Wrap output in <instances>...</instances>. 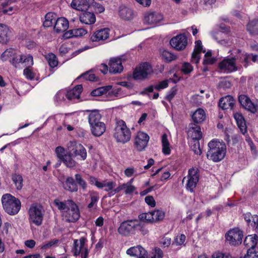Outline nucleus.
Masks as SVG:
<instances>
[{
	"instance_id": "obj_52",
	"label": "nucleus",
	"mask_w": 258,
	"mask_h": 258,
	"mask_svg": "<svg viewBox=\"0 0 258 258\" xmlns=\"http://www.w3.org/2000/svg\"><path fill=\"white\" fill-rule=\"evenodd\" d=\"M79 78H84L85 80L90 81H96L97 80L95 75L93 74H90V71L82 74Z\"/></svg>"
},
{
	"instance_id": "obj_5",
	"label": "nucleus",
	"mask_w": 258,
	"mask_h": 258,
	"mask_svg": "<svg viewBox=\"0 0 258 258\" xmlns=\"http://www.w3.org/2000/svg\"><path fill=\"white\" fill-rule=\"evenodd\" d=\"M152 72L151 65L147 62H143L136 68L133 72V78L135 80H142L147 78Z\"/></svg>"
},
{
	"instance_id": "obj_14",
	"label": "nucleus",
	"mask_w": 258,
	"mask_h": 258,
	"mask_svg": "<svg viewBox=\"0 0 258 258\" xmlns=\"http://www.w3.org/2000/svg\"><path fill=\"white\" fill-rule=\"evenodd\" d=\"M219 68L227 73H231L238 70V67L232 57L224 59L219 63Z\"/></svg>"
},
{
	"instance_id": "obj_51",
	"label": "nucleus",
	"mask_w": 258,
	"mask_h": 258,
	"mask_svg": "<svg viewBox=\"0 0 258 258\" xmlns=\"http://www.w3.org/2000/svg\"><path fill=\"white\" fill-rule=\"evenodd\" d=\"M23 75L29 80H33L35 78V74L34 73L30 67H26L23 71Z\"/></svg>"
},
{
	"instance_id": "obj_44",
	"label": "nucleus",
	"mask_w": 258,
	"mask_h": 258,
	"mask_svg": "<svg viewBox=\"0 0 258 258\" xmlns=\"http://www.w3.org/2000/svg\"><path fill=\"white\" fill-rule=\"evenodd\" d=\"M16 54V50L12 48H9L6 49L1 55V58L3 60H7L10 57H13Z\"/></svg>"
},
{
	"instance_id": "obj_17",
	"label": "nucleus",
	"mask_w": 258,
	"mask_h": 258,
	"mask_svg": "<svg viewBox=\"0 0 258 258\" xmlns=\"http://www.w3.org/2000/svg\"><path fill=\"white\" fill-rule=\"evenodd\" d=\"M108 65L109 72L111 74H116L120 73L123 69L121 59L120 58L114 57L110 58Z\"/></svg>"
},
{
	"instance_id": "obj_6",
	"label": "nucleus",
	"mask_w": 258,
	"mask_h": 258,
	"mask_svg": "<svg viewBox=\"0 0 258 258\" xmlns=\"http://www.w3.org/2000/svg\"><path fill=\"white\" fill-rule=\"evenodd\" d=\"M86 239L82 237L79 240L76 239L74 241V255L78 256L80 254H81L82 258H87L89 250L87 247L85 246Z\"/></svg>"
},
{
	"instance_id": "obj_33",
	"label": "nucleus",
	"mask_w": 258,
	"mask_h": 258,
	"mask_svg": "<svg viewBox=\"0 0 258 258\" xmlns=\"http://www.w3.org/2000/svg\"><path fill=\"white\" fill-rule=\"evenodd\" d=\"M74 155L70 150L65 154L64 157L62 158L60 161H62L68 167L72 168L76 166V161L73 159Z\"/></svg>"
},
{
	"instance_id": "obj_29",
	"label": "nucleus",
	"mask_w": 258,
	"mask_h": 258,
	"mask_svg": "<svg viewBox=\"0 0 258 258\" xmlns=\"http://www.w3.org/2000/svg\"><path fill=\"white\" fill-rule=\"evenodd\" d=\"M87 111L90 112V114L88 116V122L90 125L97 124L99 122H103L100 121L102 115L99 113V110H87Z\"/></svg>"
},
{
	"instance_id": "obj_62",
	"label": "nucleus",
	"mask_w": 258,
	"mask_h": 258,
	"mask_svg": "<svg viewBox=\"0 0 258 258\" xmlns=\"http://www.w3.org/2000/svg\"><path fill=\"white\" fill-rule=\"evenodd\" d=\"M177 91V89L176 87H172L169 91L168 94L166 96L165 99L170 101L176 94Z\"/></svg>"
},
{
	"instance_id": "obj_57",
	"label": "nucleus",
	"mask_w": 258,
	"mask_h": 258,
	"mask_svg": "<svg viewBox=\"0 0 258 258\" xmlns=\"http://www.w3.org/2000/svg\"><path fill=\"white\" fill-rule=\"evenodd\" d=\"M55 152L56 153L57 157L61 160L62 158L64 157V149L61 146H58L55 148Z\"/></svg>"
},
{
	"instance_id": "obj_39",
	"label": "nucleus",
	"mask_w": 258,
	"mask_h": 258,
	"mask_svg": "<svg viewBox=\"0 0 258 258\" xmlns=\"http://www.w3.org/2000/svg\"><path fill=\"white\" fill-rule=\"evenodd\" d=\"M162 152L165 155H169L170 153V144L167 139V135L164 134L162 136Z\"/></svg>"
},
{
	"instance_id": "obj_41",
	"label": "nucleus",
	"mask_w": 258,
	"mask_h": 258,
	"mask_svg": "<svg viewBox=\"0 0 258 258\" xmlns=\"http://www.w3.org/2000/svg\"><path fill=\"white\" fill-rule=\"evenodd\" d=\"M98 188H102L105 187V190L106 191H109L113 190V188L115 186L116 184L113 181H109L107 182L106 181H104L101 183H98Z\"/></svg>"
},
{
	"instance_id": "obj_12",
	"label": "nucleus",
	"mask_w": 258,
	"mask_h": 258,
	"mask_svg": "<svg viewBox=\"0 0 258 258\" xmlns=\"http://www.w3.org/2000/svg\"><path fill=\"white\" fill-rule=\"evenodd\" d=\"M187 177L188 180L186 185V188L192 192L196 187L199 179V175L197 170L194 168L189 169Z\"/></svg>"
},
{
	"instance_id": "obj_48",
	"label": "nucleus",
	"mask_w": 258,
	"mask_h": 258,
	"mask_svg": "<svg viewBox=\"0 0 258 258\" xmlns=\"http://www.w3.org/2000/svg\"><path fill=\"white\" fill-rule=\"evenodd\" d=\"M136 225V230H139L143 235H145L148 233L149 230L146 225L142 222H140L138 219Z\"/></svg>"
},
{
	"instance_id": "obj_10",
	"label": "nucleus",
	"mask_w": 258,
	"mask_h": 258,
	"mask_svg": "<svg viewBox=\"0 0 258 258\" xmlns=\"http://www.w3.org/2000/svg\"><path fill=\"white\" fill-rule=\"evenodd\" d=\"M149 140V136L142 132H139L135 139V145L137 150L142 151L147 147Z\"/></svg>"
},
{
	"instance_id": "obj_20",
	"label": "nucleus",
	"mask_w": 258,
	"mask_h": 258,
	"mask_svg": "<svg viewBox=\"0 0 258 258\" xmlns=\"http://www.w3.org/2000/svg\"><path fill=\"white\" fill-rule=\"evenodd\" d=\"M163 19V16L158 13L148 12L144 16L145 22L149 24H156Z\"/></svg>"
},
{
	"instance_id": "obj_9",
	"label": "nucleus",
	"mask_w": 258,
	"mask_h": 258,
	"mask_svg": "<svg viewBox=\"0 0 258 258\" xmlns=\"http://www.w3.org/2000/svg\"><path fill=\"white\" fill-rule=\"evenodd\" d=\"M68 150L73 153L74 156H80L82 160H85L87 156V151L84 146L76 141H70Z\"/></svg>"
},
{
	"instance_id": "obj_58",
	"label": "nucleus",
	"mask_w": 258,
	"mask_h": 258,
	"mask_svg": "<svg viewBox=\"0 0 258 258\" xmlns=\"http://www.w3.org/2000/svg\"><path fill=\"white\" fill-rule=\"evenodd\" d=\"M80 95L78 92H75L74 90H71L67 92L66 97L69 100H72L74 99H78L80 98Z\"/></svg>"
},
{
	"instance_id": "obj_8",
	"label": "nucleus",
	"mask_w": 258,
	"mask_h": 258,
	"mask_svg": "<svg viewBox=\"0 0 258 258\" xmlns=\"http://www.w3.org/2000/svg\"><path fill=\"white\" fill-rule=\"evenodd\" d=\"M243 236V232L238 228L230 230L225 235L226 240L233 245L241 243Z\"/></svg>"
},
{
	"instance_id": "obj_56",
	"label": "nucleus",
	"mask_w": 258,
	"mask_h": 258,
	"mask_svg": "<svg viewBox=\"0 0 258 258\" xmlns=\"http://www.w3.org/2000/svg\"><path fill=\"white\" fill-rule=\"evenodd\" d=\"M244 258H258V250L255 251L253 248L248 249Z\"/></svg>"
},
{
	"instance_id": "obj_24",
	"label": "nucleus",
	"mask_w": 258,
	"mask_h": 258,
	"mask_svg": "<svg viewBox=\"0 0 258 258\" xmlns=\"http://www.w3.org/2000/svg\"><path fill=\"white\" fill-rule=\"evenodd\" d=\"M90 131L95 137L101 136L106 130V125L104 122H99L97 124L90 125Z\"/></svg>"
},
{
	"instance_id": "obj_42",
	"label": "nucleus",
	"mask_w": 258,
	"mask_h": 258,
	"mask_svg": "<svg viewBox=\"0 0 258 258\" xmlns=\"http://www.w3.org/2000/svg\"><path fill=\"white\" fill-rule=\"evenodd\" d=\"M153 214L154 223L163 220L165 217V213L159 210H155L152 211Z\"/></svg>"
},
{
	"instance_id": "obj_1",
	"label": "nucleus",
	"mask_w": 258,
	"mask_h": 258,
	"mask_svg": "<svg viewBox=\"0 0 258 258\" xmlns=\"http://www.w3.org/2000/svg\"><path fill=\"white\" fill-rule=\"evenodd\" d=\"M209 149L207 153V158L215 162L221 161L226 155L225 144L217 140H213L208 144Z\"/></svg>"
},
{
	"instance_id": "obj_25",
	"label": "nucleus",
	"mask_w": 258,
	"mask_h": 258,
	"mask_svg": "<svg viewBox=\"0 0 258 258\" xmlns=\"http://www.w3.org/2000/svg\"><path fill=\"white\" fill-rule=\"evenodd\" d=\"M80 20L81 23L91 25L96 22V16L93 13L85 12L80 16Z\"/></svg>"
},
{
	"instance_id": "obj_31",
	"label": "nucleus",
	"mask_w": 258,
	"mask_h": 258,
	"mask_svg": "<svg viewBox=\"0 0 258 258\" xmlns=\"http://www.w3.org/2000/svg\"><path fill=\"white\" fill-rule=\"evenodd\" d=\"M119 15L120 17L124 20H130L134 17L133 10L124 6L119 7Z\"/></svg>"
},
{
	"instance_id": "obj_3",
	"label": "nucleus",
	"mask_w": 258,
	"mask_h": 258,
	"mask_svg": "<svg viewBox=\"0 0 258 258\" xmlns=\"http://www.w3.org/2000/svg\"><path fill=\"white\" fill-rule=\"evenodd\" d=\"M2 203L5 211L11 215L17 214L21 206L20 200L9 194L3 196Z\"/></svg>"
},
{
	"instance_id": "obj_22",
	"label": "nucleus",
	"mask_w": 258,
	"mask_h": 258,
	"mask_svg": "<svg viewBox=\"0 0 258 258\" xmlns=\"http://www.w3.org/2000/svg\"><path fill=\"white\" fill-rule=\"evenodd\" d=\"M11 31L6 25L0 24V43L7 44L10 40Z\"/></svg>"
},
{
	"instance_id": "obj_38",
	"label": "nucleus",
	"mask_w": 258,
	"mask_h": 258,
	"mask_svg": "<svg viewBox=\"0 0 258 258\" xmlns=\"http://www.w3.org/2000/svg\"><path fill=\"white\" fill-rule=\"evenodd\" d=\"M247 30L251 35H258V19L250 21L247 25Z\"/></svg>"
},
{
	"instance_id": "obj_7",
	"label": "nucleus",
	"mask_w": 258,
	"mask_h": 258,
	"mask_svg": "<svg viewBox=\"0 0 258 258\" xmlns=\"http://www.w3.org/2000/svg\"><path fill=\"white\" fill-rule=\"evenodd\" d=\"M137 222V219L128 220L122 222L118 228V233L125 236L134 233L136 231V223Z\"/></svg>"
},
{
	"instance_id": "obj_34",
	"label": "nucleus",
	"mask_w": 258,
	"mask_h": 258,
	"mask_svg": "<svg viewBox=\"0 0 258 258\" xmlns=\"http://www.w3.org/2000/svg\"><path fill=\"white\" fill-rule=\"evenodd\" d=\"M57 19V16L55 13L52 12L47 13L45 16V21L43 23V26L45 27H51L53 24H55Z\"/></svg>"
},
{
	"instance_id": "obj_49",
	"label": "nucleus",
	"mask_w": 258,
	"mask_h": 258,
	"mask_svg": "<svg viewBox=\"0 0 258 258\" xmlns=\"http://www.w3.org/2000/svg\"><path fill=\"white\" fill-rule=\"evenodd\" d=\"M75 177L77 184H79L83 189L85 190L87 188V184L85 180L82 178L81 175L80 174H76Z\"/></svg>"
},
{
	"instance_id": "obj_2",
	"label": "nucleus",
	"mask_w": 258,
	"mask_h": 258,
	"mask_svg": "<svg viewBox=\"0 0 258 258\" xmlns=\"http://www.w3.org/2000/svg\"><path fill=\"white\" fill-rule=\"evenodd\" d=\"M113 136L117 143L125 144L130 140L131 132L123 120L116 121Z\"/></svg>"
},
{
	"instance_id": "obj_46",
	"label": "nucleus",
	"mask_w": 258,
	"mask_h": 258,
	"mask_svg": "<svg viewBox=\"0 0 258 258\" xmlns=\"http://www.w3.org/2000/svg\"><path fill=\"white\" fill-rule=\"evenodd\" d=\"M54 204L60 211H63L68 209L69 206V204L68 203V200L65 202L60 201L58 199H56L54 200Z\"/></svg>"
},
{
	"instance_id": "obj_37",
	"label": "nucleus",
	"mask_w": 258,
	"mask_h": 258,
	"mask_svg": "<svg viewBox=\"0 0 258 258\" xmlns=\"http://www.w3.org/2000/svg\"><path fill=\"white\" fill-rule=\"evenodd\" d=\"M206 118V114L203 109H198L192 114V118L193 121L197 123H201Z\"/></svg>"
},
{
	"instance_id": "obj_45",
	"label": "nucleus",
	"mask_w": 258,
	"mask_h": 258,
	"mask_svg": "<svg viewBox=\"0 0 258 258\" xmlns=\"http://www.w3.org/2000/svg\"><path fill=\"white\" fill-rule=\"evenodd\" d=\"M46 58L51 68H53L57 66L58 61L56 59V56L54 54L52 53H48L46 55Z\"/></svg>"
},
{
	"instance_id": "obj_50",
	"label": "nucleus",
	"mask_w": 258,
	"mask_h": 258,
	"mask_svg": "<svg viewBox=\"0 0 258 258\" xmlns=\"http://www.w3.org/2000/svg\"><path fill=\"white\" fill-rule=\"evenodd\" d=\"M191 149L197 155H201L202 150L200 148V143L198 140L192 141L191 146Z\"/></svg>"
},
{
	"instance_id": "obj_21",
	"label": "nucleus",
	"mask_w": 258,
	"mask_h": 258,
	"mask_svg": "<svg viewBox=\"0 0 258 258\" xmlns=\"http://www.w3.org/2000/svg\"><path fill=\"white\" fill-rule=\"evenodd\" d=\"M69 26V21L63 17L58 18L55 21L53 29L57 33L63 32L66 31Z\"/></svg>"
},
{
	"instance_id": "obj_18",
	"label": "nucleus",
	"mask_w": 258,
	"mask_h": 258,
	"mask_svg": "<svg viewBox=\"0 0 258 258\" xmlns=\"http://www.w3.org/2000/svg\"><path fill=\"white\" fill-rule=\"evenodd\" d=\"M126 253L137 258H147V252L141 245L132 247L126 250Z\"/></svg>"
},
{
	"instance_id": "obj_53",
	"label": "nucleus",
	"mask_w": 258,
	"mask_h": 258,
	"mask_svg": "<svg viewBox=\"0 0 258 258\" xmlns=\"http://www.w3.org/2000/svg\"><path fill=\"white\" fill-rule=\"evenodd\" d=\"M58 241L59 240L56 239H52L48 241L47 243L41 245L40 246V248L43 250L47 249L50 248L51 246L56 245L58 242Z\"/></svg>"
},
{
	"instance_id": "obj_23",
	"label": "nucleus",
	"mask_w": 258,
	"mask_h": 258,
	"mask_svg": "<svg viewBox=\"0 0 258 258\" xmlns=\"http://www.w3.org/2000/svg\"><path fill=\"white\" fill-rule=\"evenodd\" d=\"M235 104V100L230 95L221 98L219 102V106L222 109H232Z\"/></svg>"
},
{
	"instance_id": "obj_16",
	"label": "nucleus",
	"mask_w": 258,
	"mask_h": 258,
	"mask_svg": "<svg viewBox=\"0 0 258 258\" xmlns=\"http://www.w3.org/2000/svg\"><path fill=\"white\" fill-rule=\"evenodd\" d=\"M238 100L241 106L251 112L254 113L257 110V106L255 105L245 95H241L238 97Z\"/></svg>"
},
{
	"instance_id": "obj_36",
	"label": "nucleus",
	"mask_w": 258,
	"mask_h": 258,
	"mask_svg": "<svg viewBox=\"0 0 258 258\" xmlns=\"http://www.w3.org/2000/svg\"><path fill=\"white\" fill-rule=\"evenodd\" d=\"M162 59L166 62H170L177 59V56L171 52L164 49H160Z\"/></svg>"
},
{
	"instance_id": "obj_61",
	"label": "nucleus",
	"mask_w": 258,
	"mask_h": 258,
	"mask_svg": "<svg viewBox=\"0 0 258 258\" xmlns=\"http://www.w3.org/2000/svg\"><path fill=\"white\" fill-rule=\"evenodd\" d=\"M10 62L15 68L18 67L20 63H22V55H20L19 57L15 55L12 57Z\"/></svg>"
},
{
	"instance_id": "obj_40",
	"label": "nucleus",
	"mask_w": 258,
	"mask_h": 258,
	"mask_svg": "<svg viewBox=\"0 0 258 258\" xmlns=\"http://www.w3.org/2000/svg\"><path fill=\"white\" fill-rule=\"evenodd\" d=\"M12 179L14 182L18 190H20L23 187V179L22 176L19 174H14L12 175Z\"/></svg>"
},
{
	"instance_id": "obj_32",
	"label": "nucleus",
	"mask_w": 258,
	"mask_h": 258,
	"mask_svg": "<svg viewBox=\"0 0 258 258\" xmlns=\"http://www.w3.org/2000/svg\"><path fill=\"white\" fill-rule=\"evenodd\" d=\"M257 236L256 234L249 235L247 236L244 240V244L248 249L253 248L254 249L257 243Z\"/></svg>"
},
{
	"instance_id": "obj_64",
	"label": "nucleus",
	"mask_w": 258,
	"mask_h": 258,
	"mask_svg": "<svg viewBox=\"0 0 258 258\" xmlns=\"http://www.w3.org/2000/svg\"><path fill=\"white\" fill-rule=\"evenodd\" d=\"M163 252L159 248H155L150 258H162Z\"/></svg>"
},
{
	"instance_id": "obj_11",
	"label": "nucleus",
	"mask_w": 258,
	"mask_h": 258,
	"mask_svg": "<svg viewBox=\"0 0 258 258\" xmlns=\"http://www.w3.org/2000/svg\"><path fill=\"white\" fill-rule=\"evenodd\" d=\"M170 44L176 50H183L187 45V38L184 34H179L170 40Z\"/></svg>"
},
{
	"instance_id": "obj_13",
	"label": "nucleus",
	"mask_w": 258,
	"mask_h": 258,
	"mask_svg": "<svg viewBox=\"0 0 258 258\" xmlns=\"http://www.w3.org/2000/svg\"><path fill=\"white\" fill-rule=\"evenodd\" d=\"M68 203L70 206L68 208V220L71 222H76L80 216L79 208L72 200H68Z\"/></svg>"
},
{
	"instance_id": "obj_43",
	"label": "nucleus",
	"mask_w": 258,
	"mask_h": 258,
	"mask_svg": "<svg viewBox=\"0 0 258 258\" xmlns=\"http://www.w3.org/2000/svg\"><path fill=\"white\" fill-rule=\"evenodd\" d=\"M90 197V203L88 205L89 209H91L94 205L97 203L99 199L98 193L96 191H90L89 192Z\"/></svg>"
},
{
	"instance_id": "obj_60",
	"label": "nucleus",
	"mask_w": 258,
	"mask_h": 258,
	"mask_svg": "<svg viewBox=\"0 0 258 258\" xmlns=\"http://www.w3.org/2000/svg\"><path fill=\"white\" fill-rule=\"evenodd\" d=\"M212 258H231V255L228 253L215 252L213 253Z\"/></svg>"
},
{
	"instance_id": "obj_15",
	"label": "nucleus",
	"mask_w": 258,
	"mask_h": 258,
	"mask_svg": "<svg viewBox=\"0 0 258 258\" xmlns=\"http://www.w3.org/2000/svg\"><path fill=\"white\" fill-rule=\"evenodd\" d=\"M109 36V29L107 28H102L94 32L90 37L92 42H99L107 39Z\"/></svg>"
},
{
	"instance_id": "obj_47",
	"label": "nucleus",
	"mask_w": 258,
	"mask_h": 258,
	"mask_svg": "<svg viewBox=\"0 0 258 258\" xmlns=\"http://www.w3.org/2000/svg\"><path fill=\"white\" fill-rule=\"evenodd\" d=\"M22 63H25L26 67H31L33 65V58L32 55H22Z\"/></svg>"
},
{
	"instance_id": "obj_55",
	"label": "nucleus",
	"mask_w": 258,
	"mask_h": 258,
	"mask_svg": "<svg viewBox=\"0 0 258 258\" xmlns=\"http://www.w3.org/2000/svg\"><path fill=\"white\" fill-rule=\"evenodd\" d=\"M92 6L96 13H101L105 11V8L100 4L97 3L93 0L91 6Z\"/></svg>"
},
{
	"instance_id": "obj_27",
	"label": "nucleus",
	"mask_w": 258,
	"mask_h": 258,
	"mask_svg": "<svg viewBox=\"0 0 258 258\" xmlns=\"http://www.w3.org/2000/svg\"><path fill=\"white\" fill-rule=\"evenodd\" d=\"M234 118L236 120L237 125L242 134L247 133V126L244 118L242 115L238 112L234 114Z\"/></svg>"
},
{
	"instance_id": "obj_35",
	"label": "nucleus",
	"mask_w": 258,
	"mask_h": 258,
	"mask_svg": "<svg viewBox=\"0 0 258 258\" xmlns=\"http://www.w3.org/2000/svg\"><path fill=\"white\" fill-rule=\"evenodd\" d=\"M243 218L247 224L252 227L256 226L258 223V216L256 215H252L250 213L247 212L243 214Z\"/></svg>"
},
{
	"instance_id": "obj_26",
	"label": "nucleus",
	"mask_w": 258,
	"mask_h": 258,
	"mask_svg": "<svg viewBox=\"0 0 258 258\" xmlns=\"http://www.w3.org/2000/svg\"><path fill=\"white\" fill-rule=\"evenodd\" d=\"M234 118L236 120L237 125L242 134L247 133V126L244 118L242 115L238 112L234 114Z\"/></svg>"
},
{
	"instance_id": "obj_54",
	"label": "nucleus",
	"mask_w": 258,
	"mask_h": 258,
	"mask_svg": "<svg viewBox=\"0 0 258 258\" xmlns=\"http://www.w3.org/2000/svg\"><path fill=\"white\" fill-rule=\"evenodd\" d=\"M236 54L232 57L234 61L236 60L239 61L240 62H243V56L245 55L246 53L244 52H242L240 49H237L236 52H235Z\"/></svg>"
},
{
	"instance_id": "obj_19",
	"label": "nucleus",
	"mask_w": 258,
	"mask_h": 258,
	"mask_svg": "<svg viewBox=\"0 0 258 258\" xmlns=\"http://www.w3.org/2000/svg\"><path fill=\"white\" fill-rule=\"evenodd\" d=\"M93 2V0H73L71 6L75 10L83 11L87 10Z\"/></svg>"
},
{
	"instance_id": "obj_59",
	"label": "nucleus",
	"mask_w": 258,
	"mask_h": 258,
	"mask_svg": "<svg viewBox=\"0 0 258 258\" xmlns=\"http://www.w3.org/2000/svg\"><path fill=\"white\" fill-rule=\"evenodd\" d=\"M193 70L192 66L188 62H184L182 66L181 71L184 74H187Z\"/></svg>"
},
{
	"instance_id": "obj_63",
	"label": "nucleus",
	"mask_w": 258,
	"mask_h": 258,
	"mask_svg": "<svg viewBox=\"0 0 258 258\" xmlns=\"http://www.w3.org/2000/svg\"><path fill=\"white\" fill-rule=\"evenodd\" d=\"M74 37L82 36L87 33V31L83 28H78L73 29Z\"/></svg>"
},
{
	"instance_id": "obj_28",
	"label": "nucleus",
	"mask_w": 258,
	"mask_h": 258,
	"mask_svg": "<svg viewBox=\"0 0 258 258\" xmlns=\"http://www.w3.org/2000/svg\"><path fill=\"white\" fill-rule=\"evenodd\" d=\"M203 46L201 40L196 41L195 42V47L191 55V61L195 63H198L200 59L199 54L202 52Z\"/></svg>"
},
{
	"instance_id": "obj_30",
	"label": "nucleus",
	"mask_w": 258,
	"mask_h": 258,
	"mask_svg": "<svg viewBox=\"0 0 258 258\" xmlns=\"http://www.w3.org/2000/svg\"><path fill=\"white\" fill-rule=\"evenodd\" d=\"M63 188L70 192L78 191V185L72 177H68L63 183Z\"/></svg>"
},
{
	"instance_id": "obj_4",
	"label": "nucleus",
	"mask_w": 258,
	"mask_h": 258,
	"mask_svg": "<svg viewBox=\"0 0 258 258\" xmlns=\"http://www.w3.org/2000/svg\"><path fill=\"white\" fill-rule=\"evenodd\" d=\"M44 213L43 207L41 205L37 203L32 204L28 210L30 223L37 226H40L42 223Z\"/></svg>"
}]
</instances>
